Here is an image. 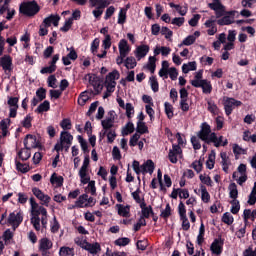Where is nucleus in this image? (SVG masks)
Returning a JSON list of instances; mask_svg holds the SVG:
<instances>
[{
  "label": "nucleus",
  "instance_id": "obj_1",
  "mask_svg": "<svg viewBox=\"0 0 256 256\" xmlns=\"http://www.w3.org/2000/svg\"><path fill=\"white\" fill-rule=\"evenodd\" d=\"M120 74L119 71L114 70L110 72L105 79L104 87H106V92L103 95V99H107L108 97H111V93L115 91V87L117 86V82H115L117 79H119Z\"/></svg>",
  "mask_w": 256,
  "mask_h": 256
},
{
  "label": "nucleus",
  "instance_id": "obj_2",
  "mask_svg": "<svg viewBox=\"0 0 256 256\" xmlns=\"http://www.w3.org/2000/svg\"><path fill=\"white\" fill-rule=\"evenodd\" d=\"M39 9V5L36 1L22 3L19 8L20 13H23V15H27L28 17L37 15V13H39Z\"/></svg>",
  "mask_w": 256,
  "mask_h": 256
},
{
  "label": "nucleus",
  "instance_id": "obj_3",
  "mask_svg": "<svg viewBox=\"0 0 256 256\" xmlns=\"http://www.w3.org/2000/svg\"><path fill=\"white\" fill-rule=\"evenodd\" d=\"M73 143V135L67 131H62L60 133V141L55 144L54 151H63V145H71Z\"/></svg>",
  "mask_w": 256,
  "mask_h": 256
},
{
  "label": "nucleus",
  "instance_id": "obj_4",
  "mask_svg": "<svg viewBox=\"0 0 256 256\" xmlns=\"http://www.w3.org/2000/svg\"><path fill=\"white\" fill-rule=\"evenodd\" d=\"M103 127V136L107 135V131H111L113 125H115V111L108 112V117L101 121Z\"/></svg>",
  "mask_w": 256,
  "mask_h": 256
},
{
  "label": "nucleus",
  "instance_id": "obj_5",
  "mask_svg": "<svg viewBox=\"0 0 256 256\" xmlns=\"http://www.w3.org/2000/svg\"><path fill=\"white\" fill-rule=\"evenodd\" d=\"M89 168V156H86L83 161V165L80 168L79 171V177L81 178V183L83 185H87L89 181H91V178L87 176V169Z\"/></svg>",
  "mask_w": 256,
  "mask_h": 256
},
{
  "label": "nucleus",
  "instance_id": "obj_6",
  "mask_svg": "<svg viewBox=\"0 0 256 256\" xmlns=\"http://www.w3.org/2000/svg\"><path fill=\"white\" fill-rule=\"evenodd\" d=\"M53 248V242L49 240L48 238H42L39 242V251L42 256H50L51 252H49V249Z\"/></svg>",
  "mask_w": 256,
  "mask_h": 256
},
{
  "label": "nucleus",
  "instance_id": "obj_7",
  "mask_svg": "<svg viewBox=\"0 0 256 256\" xmlns=\"http://www.w3.org/2000/svg\"><path fill=\"white\" fill-rule=\"evenodd\" d=\"M183 156V150L181 149V146L179 145H173L172 149L169 150L168 159L172 163H177V157Z\"/></svg>",
  "mask_w": 256,
  "mask_h": 256
},
{
  "label": "nucleus",
  "instance_id": "obj_8",
  "mask_svg": "<svg viewBox=\"0 0 256 256\" xmlns=\"http://www.w3.org/2000/svg\"><path fill=\"white\" fill-rule=\"evenodd\" d=\"M209 135H211V126L204 122L201 125V130L198 132V137L201 141H205V143H207Z\"/></svg>",
  "mask_w": 256,
  "mask_h": 256
},
{
  "label": "nucleus",
  "instance_id": "obj_9",
  "mask_svg": "<svg viewBox=\"0 0 256 256\" xmlns=\"http://www.w3.org/2000/svg\"><path fill=\"white\" fill-rule=\"evenodd\" d=\"M32 192H33V195L37 197V199L42 201V205H46V207L49 206V201H51V197H49V195L43 193V191H41V189L39 188H33Z\"/></svg>",
  "mask_w": 256,
  "mask_h": 256
},
{
  "label": "nucleus",
  "instance_id": "obj_10",
  "mask_svg": "<svg viewBox=\"0 0 256 256\" xmlns=\"http://www.w3.org/2000/svg\"><path fill=\"white\" fill-rule=\"evenodd\" d=\"M23 222V216H21V213H10L8 217V223L12 225L14 231L21 223Z\"/></svg>",
  "mask_w": 256,
  "mask_h": 256
},
{
  "label": "nucleus",
  "instance_id": "obj_11",
  "mask_svg": "<svg viewBox=\"0 0 256 256\" xmlns=\"http://www.w3.org/2000/svg\"><path fill=\"white\" fill-rule=\"evenodd\" d=\"M241 105V101H237L234 98H228L224 103V109L226 111V115L232 113L234 107H239Z\"/></svg>",
  "mask_w": 256,
  "mask_h": 256
},
{
  "label": "nucleus",
  "instance_id": "obj_12",
  "mask_svg": "<svg viewBox=\"0 0 256 256\" xmlns=\"http://www.w3.org/2000/svg\"><path fill=\"white\" fill-rule=\"evenodd\" d=\"M24 147H26V149H37V147H39V142H37L35 136L28 134L24 139Z\"/></svg>",
  "mask_w": 256,
  "mask_h": 256
},
{
  "label": "nucleus",
  "instance_id": "obj_13",
  "mask_svg": "<svg viewBox=\"0 0 256 256\" xmlns=\"http://www.w3.org/2000/svg\"><path fill=\"white\" fill-rule=\"evenodd\" d=\"M59 61V54L53 56L52 61L50 62V66L44 67L40 70V73H54L57 69V65H55Z\"/></svg>",
  "mask_w": 256,
  "mask_h": 256
},
{
  "label": "nucleus",
  "instance_id": "obj_14",
  "mask_svg": "<svg viewBox=\"0 0 256 256\" xmlns=\"http://www.w3.org/2000/svg\"><path fill=\"white\" fill-rule=\"evenodd\" d=\"M59 21H61V17L59 15H50L43 20L44 27H51V23L54 27H59Z\"/></svg>",
  "mask_w": 256,
  "mask_h": 256
},
{
  "label": "nucleus",
  "instance_id": "obj_15",
  "mask_svg": "<svg viewBox=\"0 0 256 256\" xmlns=\"http://www.w3.org/2000/svg\"><path fill=\"white\" fill-rule=\"evenodd\" d=\"M118 48H119V53L120 55H122V57H127V55H129V51H131L129 44L125 39L120 40Z\"/></svg>",
  "mask_w": 256,
  "mask_h": 256
},
{
  "label": "nucleus",
  "instance_id": "obj_16",
  "mask_svg": "<svg viewBox=\"0 0 256 256\" xmlns=\"http://www.w3.org/2000/svg\"><path fill=\"white\" fill-rule=\"evenodd\" d=\"M149 53L148 45H141L136 48L135 55L138 61H141Z\"/></svg>",
  "mask_w": 256,
  "mask_h": 256
},
{
  "label": "nucleus",
  "instance_id": "obj_17",
  "mask_svg": "<svg viewBox=\"0 0 256 256\" xmlns=\"http://www.w3.org/2000/svg\"><path fill=\"white\" fill-rule=\"evenodd\" d=\"M210 249L215 255H221L223 249V241L221 239H215L211 244Z\"/></svg>",
  "mask_w": 256,
  "mask_h": 256
},
{
  "label": "nucleus",
  "instance_id": "obj_18",
  "mask_svg": "<svg viewBox=\"0 0 256 256\" xmlns=\"http://www.w3.org/2000/svg\"><path fill=\"white\" fill-rule=\"evenodd\" d=\"M91 3V7H98V9H105V7H109L111 2L109 0H89Z\"/></svg>",
  "mask_w": 256,
  "mask_h": 256
},
{
  "label": "nucleus",
  "instance_id": "obj_19",
  "mask_svg": "<svg viewBox=\"0 0 256 256\" xmlns=\"http://www.w3.org/2000/svg\"><path fill=\"white\" fill-rule=\"evenodd\" d=\"M143 173H150V175H153V171H155V163H153V160H147L146 163L142 165Z\"/></svg>",
  "mask_w": 256,
  "mask_h": 256
},
{
  "label": "nucleus",
  "instance_id": "obj_20",
  "mask_svg": "<svg viewBox=\"0 0 256 256\" xmlns=\"http://www.w3.org/2000/svg\"><path fill=\"white\" fill-rule=\"evenodd\" d=\"M203 80V70L198 71L194 79L190 81L192 87L199 88V84L202 83Z\"/></svg>",
  "mask_w": 256,
  "mask_h": 256
},
{
  "label": "nucleus",
  "instance_id": "obj_21",
  "mask_svg": "<svg viewBox=\"0 0 256 256\" xmlns=\"http://www.w3.org/2000/svg\"><path fill=\"white\" fill-rule=\"evenodd\" d=\"M86 251H89L92 255H97L101 251V245L99 243H88L85 248Z\"/></svg>",
  "mask_w": 256,
  "mask_h": 256
},
{
  "label": "nucleus",
  "instance_id": "obj_22",
  "mask_svg": "<svg viewBox=\"0 0 256 256\" xmlns=\"http://www.w3.org/2000/svg\"><path fill=\"white\" fill-rule=\"evenodd\" d=\"M0 63L4 71H11V65H12L11 56L2 57Z\"/></svg>",
  "mask_w": 256,
  "mask_h": 256
},
{
  "label": "nucleus",
  "instance_id": "obj_23",
  "mask_svg": "<svg viewBox=\"0 0 256 256\" xmlns=\"http://www.w3.org/2000/svg\"><path fill=\"white\" fill-rule=\"evenodd\" d=\"M30 205H31V217L38 216L41 206H39V204L35 201V198H30Z\"/></svg>",
  "mask_w": 256,
  "mask_h": 256
},
{
  "label": "nucleus",
  "instance_id": "obj_24",
  "mask_svg": "<svg viewBox=\"0 0 256 256\" xmlns=\"http://www.w3.org/2000/svg\"><path fill=\"white\" fill-rule=\"evenodd\" d=\"M118 209V215L121 217H129L130 206H123V204L116 205Z\"/></svg>",
  "mask_w": 256,
  "mask_h": 256
},
{
  "label": "nucleus",
  "instance_id": "obj_25",
  "mask_svg": "<svg viewBox=\"0 0 256 256\" xmlns=\"http://www.w3.org/2000/svg\"><path fill=\"white\" fill-rule=\"evenodd\" d=\"M199 87H201L203 93L209 94L213 90V87L211 86V82L208 80H203L199 83Z\"/></svg>",
  "mask_w": 256,
  "mask_h": 256
},
{
  "label": "nucleus",
  "instance_id": "obj_26",
  "mask_svg": "<svg viewBox=\"0 0 256 256\" xmlns=\"http://www.w3.org/2000/svg\"><path fill=\"white\" fill-rule=\"evenodd\" d=\"M18 157L22 160V161H27L30 157H31V149H27V147L21 149L18 152Z\"/></svg>",
  "mask_w": 256,
  "mask_h": 256
},
{
  "label": "nucleus",
  "instance_id": "obj_27",
  "mask_svg": "<svg viewBox=\"0 0 256 256\" xmlns=\"http://www.w3.org/2000/svg\"><path fill=\"white\" fill-rule=\"evenodd\" d=\"M169 6L171 8H174L176 9V11H178L179 15H181L182 17H184V15H187V6H181V5H178V4H175L173 2H170L169 3Z\"/></svg>",
  "mask_w": 256,
  "mask_h": 256
},
{
  "label": "nucleus",
  "instance_id": "obj_28",
  "mask_svg": "<svg viewBox=\"0 0 256 256\" xmlns=\"http://www.w3.org/2000/svg\"><path fill=\"white\" fill-rule=\"evenodd\" d=\"M50 183H52V185H56V187H62L63 186V178H62V176H57L56 173H53L50 178Z\"/></svg>",
  "mask_w": 256,
  "mask_h": 256
},
{
  "label": "nucleus",
  "instance_id": "obj_29",
  "mask_svg": "<svg viewBox=\"0 0 256 256\" xmlns=\"http://www.w3.org/2000/svg\"><path fill=\"white\" fill-rule=\"evenodd\" d=\"M183 73H189V71H197V63L189 62L188 64H183L182 66Z\"/></svg>",
  "mask_w": 256,
  "mask_h": 256
},
{
  "label": "nucleus",
  "instance_id": "obj_30",
  "mask_svg": "<svg viewBox=\"0 0 256 256\" xmlns=\"http://www.w3.org/2000/svg\"><path fill=\"white\" fill-rule=\"evenodd\" d=\"M229 190L231 199L237 200V197H239V190H237V184L231 183L229 185Z\"/></svg>",
  "mask_w": 256,
  "mask_h": 256
},
{
  "label": "nucleus",
  "instance_id": "obj_31",
  "mask_svg": "<svg viewBox=\"0 0 256 256\" xmlns=\"http://www.w3.org/2000/svg\"><path fill=\"white\" fill-rule=\"evenodd\" d=\"M9 125H11V119L7 118V119H4L0 122V127L2 129V135L4 137H7V129L9 127Z\"/></svg>",
  "mask_w": 256,
  "mask_h": 256
},
{
  "label": "nucleus",
  "instance_id": "obj_32",
  "mask_svg": "<svg viewBox=\"0 0 256 256\" xmlns=\"http://www.w3.org/2000/svg\"><path fill=\"white\" fill-rule=\"evenodd\" d=\"M220 157L222 159L223 171H225V173H227V171H229V158L227 157V153L222 152L220 154Z\"/></svg>",
  "mask_w": 256,
  "mask_h": 256
},
{
  "label": "nucleus",
  "instance_id": "obj_33",
  "mask_svg": "<svg viewBox=\"0 0 256 256\" xmlns=\"http://www.w3.org/2000/svg\"><path fill=\"white\" fill-rule=\"evenodd\" d=\"M31 224L36 231H41V218L38 216H31Z\"/></svg>",
  "mask_w": 256,
  "mask_h": 256
},
{
  "label": "nucleus",
  "instance_id": "obj_34",
  "mask_svg": "<svg viewBox=\"0 0 256 256\" xmlns=\"http://www.w3.org/2000/svg\"><path fill=\"white\" fill-rule=\"evenodd\" d=\"M126 69H135L137 67V60L134 57H127L125 60Z\"/></svg>",
  "mask_w": 256,
  "mask_h": 256
},
{
  "label": "nucleus",
  "instance_id": "obj_35",
  "mask_svg": "<svg viewBox=\"0 0 256 256\" xmlns=\"http://www.w3.org/2000/svg\"><path fill=\"white\" fill-rule=\"evenodd\" d=\"M234 18L226 15L224 17H222L221 19L217 20L218 25H231V23H233Z\"/></svg>",
  "mask_w": 256,
  "mask_h": 256
},
{
  "label": "nucleus",
  "instance_id": "obj_36",
  "mask_svg": "<svg viewBox=\"0 0 256 256\" xmlns=\"http://www.w3.org/2000/svg\"><path fill=\"white\" fill-rule=\"evenodd\" d=\"M157 61V59L155 58V56H150L149 57V62L147 64V69H149V71L151 73H155V68L157 67V65L155 64Z\"/></svg>",
  "mask_w": 256,
  "mask_h": 256
},
{
  "label": "nucleus",
  "instance_id": "obj_37",
  "mask_svg": "<svg viewBox=\"0 0 256 256\" xmlns=\"http://www.w3.org/2000/svg\"><path fill=\"white\" fill-rule=\"evenodd\" d=\"M136 131H137V133H140V135L149 133V130L147 129V126L145 125V122H137Z\"/></svg>",
  "mask_w": 256,
  "mask_h": 256
},
{
  "label": "nucleus",
  "instance_id": "obj_38",
  "mask_svg": "<svg viewBox=\"0 0 256 256\" xmlns=\"http://www.w3.org/2000/svg\"><path fill=\"white\" fill-rule=\"evenodd\" d=\"M135 131V126L133 123L128 122L126 126L122 129V135H129L130 133H133Z\"/></svg>",
  "mask_w": 256,
  "mask_h": 256
},
{
  "label": "nucleus",
  "instance_id": "obj_39",
  "mask_svg": "<svg viewBox=\"0 0 256 256\" xmlns=\"http://www.w3.org/2000/svg\"><path fill=\"white\" fill-rule=\"evenodd\" d=\"M50 109V104L49 101L45 100L42 104L38 106L36 109V113H43L45 111H49Z\"/></svg>",
  "mask_w": 256,
  "mask_h": 256
},
{
  "label": "nucleus",
  "instance_id": "obj_40",
  "mask_svg": "<svg viewBox=\"0 0 256 256\" xmlns=\"http://www.w3.org/2000/svg\"><path fill=\"white\" fill-rule=\"evenodd\" d=\"M201 199L204 203H209V199H211V196L209 195V192H207V188H205V186L201 187Z\"/></svg>",
  "mask_w": 256,
  "mask_h": 256
},
{
  "label": "nucleus",
  "instance_id": "obj_41",
  "mask_svg": "<svg viewBox=\"0 0 256 256\" xmlns=\"http://www.w3.org/2000/svg\"><path fill=\"white\" fill-rule=\"evenodd\" d=\"M206 166L207 169H213V167H215V152H212L209 155L208 160L206 161Z\"/></svg>",
  "mask_w": 256,
  "mask_h": 256
},
{
  "label": "nucleus",
  "instance_id": "obj_42",
  "mask_svg": "<svg viewBox=\"0 0 256 256\" xmlns=\"http://www.w3.org/2000/svg\"><path fill=\"white\" fill-rule=\"evenodd\" d=\"M127 20V11L125 9H120L119 15H118V23L119 25H123L125 21Z\"/></svg>",
  "mask_w": 256,
  "mask_h": 256
},
{
  "label": "nucleus",
  "instance_id": "obj_43",
  "mask_svg": "<svg viewBox=\"0 0 256 256\" xmlns=\"http://www.w3.org/2000/svg\"><path fill=\"white\" fill-rule=\"evenodd\" d=\"M150 85L154 93H157V91H159V82L157 81V78H155V76L150 77Z\"/></svg>",
  "mask_w": 256,
  "mask_h": 256
},
{
  "label": "nucleus",
  "instance_id": "obj_44",
  "mask_svg": "<svg viewBox=\"0 0 256 256\" xmlns=\"http://www.w3.org/2000/svg\"><path fill=\"white\" fill-rule=\"evenodd\" d=\"M16 169H17V171H20V173H28L29 165L22 164L21 162H16Z\"/></svg>",
  "mask_w": 256,
  "mask_h": 256
},
{
  "label": "nucleus",
  "instance_id": "obj_45",
  "mask_svg": "<svg viewBox=\"0 0 256 256\" xmlns=\"http://www.w3.org/2000/svg\"><path fill=\"white\" fill-rule=\"evenodd\" d=\"M230 203L232 205L231 213H233V215H237V213H239V209H241L238 200H232Z\"/></svg>",
  "mask_w": 256,
  "mask_h": 256
},
{
  "label": "nucleus",
  "instance_id": "obj_46",
  "mask_svg": "<svg viewBox=\"0 0 256 256\" xmlns=\"http://www.w3.org/2000/svg\"><path fill=\"white\" fill-rule=\"evenodd\" d=\"M165 113L168 119H173V106L169 102H165Z\"/></svg>",
  "mask_w": 256,
  "mask_h": 256
},
{
  "label": "nucleus",
  "instance_id": "obj_47",
  "mask_svg": "<svg viewBox=\"0 0 256 256\" xmlns=\"http://www.w3.org/2000/svg\"><path fill=\"white\" fill-rule=\"evenodd\" d=\"M124 109L126 111V116L128 117V119H131V115H133V113H135V108L133 107V104L126 103V107Z\"/></svg>",
  "mask_w": 256,
  "mask_h": 256
},
{
  "label": "nucleus",
  "instance_id": "obj_48",
  "mask_svg": "<svg viewBox=\"0 0 256 256\" xmlns=\"http://www.w3.org/2000/svg\"><path fill=\"white\" fill-rule=\"evenodd\" d=\"M206 143H214L216 147H220V143L217 138V134L211 133L210 136H208V141Z\"/></svg>",
  "mask_w": 256,
  "mask_h": 256
},
{
  "label": "nucleus",
  "instance_id": "obj_49",
  "mask_svg": "<svg viewBox=\"0 0 256 256\" xmlns=\"http://www.w3.org/2000/svg\"><path fill=\"white\" fill-rule=\"evenodd\" d=\"M222 221L226 223V225H233V216H231L229 212H226L223 214Z\"/></svg>",
  "mask_w": 256,
  "mask_h": 256
},
{
  "label": "nucleus",
  "instance_id": "obj_50",
  "mask_svg": "<svg viewBox=\"0 0 256 256\" xmlns=\"http://www.w3.org/2000/svg\"><path fill=\"white\" fill-rule=\"evenodd\" d=\"M60 256H73V250L69 247H61L59 251Z\"/></svg>",
  "mask_w": 256,
  "mask_h": 256
},
{
  "label": "nucleus",
  "instance_id": "obj_51",
  "mask_svg": "<svg viewBox=\"0 0 256 256\" xmlns=\"http://www.w3.org/2000/svg\"><path fill=\"white\" fill-rule=\"evenodd\" d=\"M88 199V195L87 194H83L81 196H79L78 200L75 203L76 207H83V205H85V202Z\"/></svg>",
  "mask_w": 256,
  "mask_h": 256
},
{
  "label": "nucleus",
  "instance_id": "obj_52",
  "mask_svg": "<svg viewBox=\"0 0 256 256\" xmlns=\"http://www.w3.org/2000/svg\"><path fill=\"white\" fill-rule=\"evenodd\" d=\"M105 135L107 137L108 143H113V141H115V137H117L115 130H107Z\"/></svg>",
  "mask_w": 256,
  "mask_h": 256
},
{
  "label": "nucleus",
  "instance_id": "obj_53",
  "mask_svg": "<svg viewBox=\"0 0 256 256\" xmlns=\"http://www.w3.org/2000/svg\"><path fill=\"white\" fill-rule=\"evenodd\" d=\"M129 243H131L129 238H119L115 241V245H118L119 247H125V245H129Z\"/></svg>",
  "mask_w": 256,
  "mask_h": 256
},
{
  "label": "nucleus",
  "instance_id": "obj_54",
  "mask_svg": "<svg viewBox=\"0 0 256 256\" xmlns=\"http://www.w3.org/2000/svg\"><path fill=\"white\" fill-rule=\"evenodd\" d=\"M48 87H51L52 89H57V78L55 75H50L48 77Z\"/></svg>",
  "mask_w": 256,
  "mask_h": 256
},
{
  "label": "nucleus",
  "instance_id": "obj_55",
  "mask_svg": "<svg viewBox=\"0 0 256 256\" xmlns=\"http://www.w3.org/2000/svg\"><path fill=\"white\" fill-rule=\"evenodd\" d=\"M72 25H73V18H69L68 20H66L64 26L60 28V31L67 33V31L71 29Z\"/></svg>",
  "mask_w": 256,
  "mask_h": 256
},
{
  "label": "nucleus",
  "instance_id": "obj_56",
  "mask_svg": "<svg viewBox=\"0 0 256 256\" xmlns=\"http://www.w3.org/2000/svg\"><path fill=\"white\" fill-rule=\"evenodd\" d=\"M195 41H197V37L190 35L183 40L182 45H186V46L193 45Z\"/></svg>",
  "mask_w": 256,
  "mask_h": 256
},
{
  "label": "nucleus",
  "instance_id": "obj_57",
  "mask_svg": "<svg viewBox=\"0 0 256 256\" xmlns=\"http://www.w3.org/2000/svg\"><path fill=\"white\" fill-rule=\"evenodd\" d=\"M233 153L234 155H245V153H247V151L243 148H241V146L234 144L233 145Z\"/></svg>",
  "mask_w": 256,
  "mask_h": 256
},
{
  "label": "nucleus",
  "instance_id": "obj_58",
  "mask_svg": "<svg viewBox=\"0 0 256 256\" xmlns=\"http://www.w3.org/2000/svg\"><path fill=\"white\" fill-rule=\"evenodd\" d=\"M139 139H141V134L139 133H135L129 141V145L130 147H135V145H137V141H139Z\"/></svg>",
  "mask_w": 256,
  "mask_h": 256
},
{
  "label": "nucleus",
  "instance_id": "obj_59",
  "mask_svg": "<svg viewBox=\"0 0 256 256\" xmlns=\"http://www.w3.org/2000/svg\"><path fill=\"white\" fill-rule=\"evenodd\" d=\"M36 96L38 97V99L43 101V99H45V97H47V90L45 88H39L36 91Z\"/></svg>",
  "mask_w": 256,
  "mask_h": 256
},
{
  "label": "nucleus",
  "instance_id": "obj_60",
  "mask_svg": "<svg viewBox=\"0 0 256 256\" xmlns=\"http://www.w3.org/2000/svg\"><path fill=\"white\" fill-rule=\"evenodd\" d=\"M17 103H19L18 97H11L8 100V105L10 108H19V105Z\"/></svg>",
  "mask_w": 256,
  "mask_h": 256
},
{
  "label": "nucleus",
  "instance_id": "obj_61",
  "mask_svg": "<svg viewBox=\"0 0 256 256\" xmlns=\"http://www.w3.org/2000/svg\"><path fill=\"white\" fill-rule=\"evenodd\" d=\"M168 75L170 79H172V81H175V79H177V76L179 75V73L177 72V68L175 67L169 68Z\"/></svg>",
  "mask_w": 256,
  "mask_h": 256
},
{
  "label": "nucleus",
  "instance_id": "obj_62",
  "mask_svg": "<svg viewBox=\"0 0 256 256\" xmlns=\"http://www.w3.org/2000/svg\"><path fill=\"white\" fill-rule=\"evenodd\" d=\"M185 23V18L184 17H176L172 19L171 24L172 25H177V27H181Z\"/></svg>",
  "mask_w": 256,
  "mask_h": 256
},
{
  "label": "nucleus",
  "instance_id": "obj_63",
  "mask_svg": "<svg viewBox=\"0 0 256 256\" xmlns=\"http://www.w3.org/2000/svg\"><path fill=\"white\" fill-rule=\"evenodd\" d=\"M60 127L64 130H69L71 129V120L69 119H63L60 123Z\"/></svg>",
  "mask_w": 256,
  "mask_h": 256
},
{
  "label": "nucleus",
  "instance_id": "obj_64",
  "mask_svg": "<svg viewBox=\"0 0 256 256\" xmlns=\"http://www.w3.org/2000/svg\"><path fill=\"white\" fill-rule=\"evenodd\" d=\"M171 215V206L169 204L166 205V208L161 212V217L167 219Z\"/></svg>",
  "mask_w": 256,
  "mask_h": 256
}]
</instances>
